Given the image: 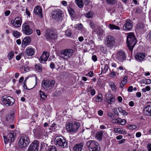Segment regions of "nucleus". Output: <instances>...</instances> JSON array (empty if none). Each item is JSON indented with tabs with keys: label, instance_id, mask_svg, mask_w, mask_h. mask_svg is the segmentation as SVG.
<instances>
[{
	"label": "nucleus",
	"instance_id": "f257e3e1",
	"mask_svg": "<svg viewBox=\"0 0 151 151\" xmlns=\"http://www.w3.org/2000/svg\"><path fill=\"white\" fill-rule=\"evenodd\" d=\"M137 40L134 34L132 32L127 33V44L129 49L132 51L133 48L137 43Z\"/></svg>",
	"mask_w": 151,
	"mask_h": 151
},
{
	"label": "nucleus",
	"instance_id": "f03ea898",
	"mask_svg": "<svg viewBox=\"0 0 151 151\" xmlns=\"http://www.w3.org/2000/svg\"><path fill=\"white\" fill-rule=\"evenodd\" d=\"M80 126L78 123L76 121H71L66 124V129L69 132H75L78 130Z\"/></svg>",
	"mask_w": 151,
	"mask_h": 151
},
{
	"label": "nucleus",
	"instance_id": "7ed1b4c3",
	"mask_svg": "<svg viewBox=\"0 0 151 151\" xmlns=\"http://www.w3.org/2000/svg\"><path fill=\"white\" fill-rule=\"evenodd\" d=\"M30 142L29 137L28 135H23L19 137L18 145L21 148L26 147Z\"/></svg>",
	"mask_w": 151,
	"mask_h": 151
},
{
	"label": "nucleus",
	"instance_id": "20e7f679",
	"mask_svg": "<svg viewBox=\"0 0 151 151\" xmlns=\"http://www.w3.org/2000/svg\"><path fill=\"white\" fill-rule=\"evenodd\" d=\"M86 145L90 151H99V145L96 141L91 140L87 141Z\"/></svg>",
	"mask_w": 151,
	"mask_h": 151
},
{
	"label": "nucleus",
	"instance_id": "39448f33",
	"mask_svg": "<svg viewBox=\"0 0 151 151\" xmlns=\"http://www.w3.org/2000/svg\"><path fill=\"white\" fill-rule=\"evenodd\" d=\"M55 83L54 80L46 79L42 81V85L45 90H49L51 89Z\"/></svg>",
	"mask_w": 151,
	"mask_h": 151
},
{
	"label": "nucleus",
	"instance_id": "423d86ee",
	"mask_svg": "<svg viewBox=\"0 0 151 151\" xmlns=\"http://www.w3.org/2000/svg\"><path fill=\"white\" fill-rule=\"evenodd\" d=\"M55 144L62 148H65L68 146V142L62 136L56 137L55 139Z\"/></svg>",
	"mask_w": 151,
	"mask_h": 151
},
{
	"label": "nucleus",
	"instance_id": "0eeeda50",
	"mask_svg": "<svg viewBox=\"0 0 151 151\" xmlns=\"http://www.w3.org/2000/svg\"><path fill=\"white\" fill-rule=\"evenodd\" d=\"M73 53V50L72 49H65L61 51L60 57L63 60H67L72 56Z\"/></svg>",
	"mask_w": 151,
	"mask_h": 151
},
{
	"label": "nucleus",
	"instance_id": "6e6552de",
	"mask_svg": "<svg viewBox=\"0 0 151 151\" xmlns=\"http://www.w3.org/2000/svg\"><path fill=\"white\" fill-rule=\"evenodd\" d=\"M105 43L109 48H112L116 45L115 39L113 36L109 35L106 37Z\"/></svg>",
	"mask_w": 151,
	"mask_h": 151
},
{
	"label": "nucleus",
	"instance_id": "1a4fd4ad",
	"mask_svg": "<svg viewBox=\"0 0 151 151\" xmlns=\"http://www.w3.org/2000/svg\"><path fill=\"white\" fill-rule=\"evenodd\" d=\"M1 99L3 104L6 106L12 105L14 102V99L13 98L9 96H4Z\"/></svg>",
	"mask_w": 151,
	"mask_h": 151
},
{
	"label": "nucleus",
	"instance_id": "9d476101",
	"mask_svg": "<svg viewBox=\"0 0 151 151\" xmlns=\"http://www.w3.org/2000/svg\"><path fill=\"white\" fill-rule=\"evenodd\" d=\"M15 133L13 131H10L8 133L7 136H4V142L5 144H7L8 142H13L15 139Z\"/></svg>",
	"mask_w": 151,
	"mask_h": 151
},
{
	"label": "nucleus",
	"instance_id": "9b49d317",
	"mask_svg": "<svg viewBox=\"0 0 151 151\" xmlns=\"http://www.w3.org/2000/svg\"><path fill=\"white\" fill-rule=\"evenodd\" d=\"M45 37L47 40L51 41L52 40L56 39L57 37V35L53 31L47 29L45 33Z\"/></svg>",
	"mask_w": 151,
	"mask_h": 151
},
{
	"label": "nucleus",
	"instance_id": "f8f14e48",
	"mask_svg": "<svg viewBox=\"0 0 151 151\" xmlns=\"http://www.w3.org/2000/svg\"><path fill=\"white\" fill-rule=\"evenodd\" d=\"M39 144L38 141L34 140L29 146L27 151H38Z\"/></svg>",
	"mask_w": 151,
	"mask_h": 151
},
{
	"label": "nucleus",
	"instance_id": "ddd939ff",
	"mask_svg": "<svg viewBox=\"0 0 151 151\" xmlns=\"http://www.w3.org/2000/svg\"><path fill=\"white\" fill-rule=\"evenodd\" d=\"M22 31L26 35H29L33 32V30L27 23H24L22 25Z\"/></svg>",
	"mask_w": 151,
	"mask_h": 151
},
{
	"label": "nucleus",
	"instance_id": "4468645a",
	"mask_svg": "<svg viewBox=\"0 0 151 151\" xmlns=\"http://www.w3.org/2000/svg\"><path fill=\"white\" fill-rule=\"evenodd\" d=\"M22 22V19L19 17H16L14 19H12L11 21V24L13 26L16 28L20 27Z\"/></svg>",
	"mask_w": 151,
	"mask_h": 151
},
{
	"label": "nucleus",
	"instance_id": "2eb2a0df",
	"mask_svg": "<svg viewBox=\"0 0 151 151\" xmlns=\"http://www.w3.org/2000/svg\"><path fill=\"white\" fill-rule=\"evenodd\" d=\"M115 58L118 61L122 62L126 60V56L125 53L124 51L120 50L117 52Z\"/></svg>",
	"mask_w": 151,
	"mask_h": 151
},
{
	"label": "nucleus",
	"instance_id": "dca6fc26",
	"mask_svg": "<svg viewBox=\"0 0 151 151\" xmlns=\"http://www.w3.org/2000/svg\"><path fill=\"white\" fill-rule=\"evenodd\" d=\"M62 14L61 11L58 9L53 11L51 13L52 18L55 20L60 19L62 17Z\"/></svg>",
	"mask_w": 151,
	"mask_h": 151
},
{
	"label": "nucleus",
	"instance_id": "f3484780",
	"mask_svg": "<svg viewBox=\"0 0 151 151\" xmlns=\"http://www.w3.org/2000/svg\"><path fill=\"white\" fill-rule=\"evenodd\" d=\"M50 56L48 53L44 52L39 59V60L40 63H45L48 59Z\"/></svg>",
	"mask_w": 151,
	"mask_h": 151
},
{
	"label": "nucleus",
	"instance_id": "a211bd4d",
	"mask_svg": "<svg viewBox=\"0 0 151 151\" xmlns=\"http://www.w3.org/2000/svg\"><path fill=\"white\" fill-rule=\"evenodd\" d=\"M31 39L29 36L26 37L22 41V47H25L31 42Z\"/></svg>",
	"mask_w": 151,
	"mask_h": 151
},
{
	"label": "nucleus",
	"instance_id": "6ab92c4d",
	"mask_svg": "<svg viewBox=\"0 0 151 151\" xmlns=\"http://www.w3.org/2000/svg\"><path fill=\"white\" fill-rule=\"evenodd\" d=\"M25 53L27 56H32L35 54V50L32 48L28 47L26 49Z\"/></svg>",
	"mask_w": 151,
	"mask_h": 151
},
{
	"label": "nucleus",
	"instance_id": "aec40b11",
	"mask_svg": "<svg viewBox=\"0 0 151 151\" xmlns=\"http://www.w3.org/2000/svg\"><path fill=\"white\" fill-rule=\"evenodd\" d=\"M34 12L36 15L39 16L41 18L42 17V10L41 7L40 6H36L34 8Z\"/></svg>",
	"mask_w": 151,
	"mask_h": 151
},
{
	"label": "nucleus",
	"instance_id": "412c9836",
	"mask_svg": "<svg viewBox=\"0 0 151 151\" xmlns=\"http://www.w3.org/2000/svg\"><path fill=\"white\" fill-rule=\"evenodd\" d=\"M132 27V24L130 20H128L124 24L123 27L124 29L128 30L131 29Z\"/></svg>",
	"mask_w": 151,
	"mask_h": 151
},
{
	"label": "nucleus",
	"instance_id": "4be33fe9",
	"mask_svg": "<svg viewBox=\"0 0 151 151\" xmlns=\"http://www.w3.org/2000/svg\"><path fill=\"white\" fill-rule=\"evenodd\" d=\"M84 145L83 142H81L80 143L76 144L73 147L74 151H81L82 150Z\"/></svg>",
	"mask_w": 151,
	"mask_h": 151
},
{
	"label": "nucleus",
	"instance_id": "5701e85b",
	"mask_svg": "<svg viewBox=\"0 0 151 151\" xmlns=\"http://www.w3.org/2000/svg\"><path fill=\"white\" fill-rule=\"evenodd\" d=\"M145 57V54L143 53H137L135 55V58L136 60L139 61L143 60Z\"/></svg>",
	"mask_w": 151,
	"mask_h": 151
},
{
	"label": "nucleus",
	"instance_id": "b1692460",
	"mask_svg": "<svg viewBox=\"0 0 151 151\" xmlns=\"http://www.w3.org/2000/svg\"><path fill=\"white\" fill-rule=\"evenodd\" d=\"M144 112L147 116H151V105H148L145 107L144 109Z\"/></svg>",
	"mask_w": 151,
	"mask_h": 151
},
{
	"label": "nucleus",
	"instance_id": "393cba45",
	"mask_svg": "<svg viewBox=\"0 0 151 151\" xmlns=\"http://www.w3.org/2000/svg\"><path fill=\"white\" fill-rule=\"evenodd\" d=\"M109 85L112 90L115 92L117 90V87L115 84L112 81H110L109 83Z\"/></svg>",
	"mask_w": 151,
	"mask_h": 151
},
{
	"label": "nucleus",
	"instance_id": "a878e982",
	"mask_svg": "<svg viewBox=\"0 0 151 151\" xmlns=\"http://www.w3.org/2000/svg\"><path fill=\"white\" fill-rule=\"evenodd\" d=\"M107 101L109 104H111L114 103L115 99L112 96H111L108 97Z\"/></svg>",
	"mask_w": 151,
	"mask_h": 151
},
{
	"label": "nucleus",
	"instance_id": "bb28decb",
	"mask_svg": "<svg viewBox=\"0 0 151 151\" xmlns=\"http://www.w3.org/2000/svg\"><path fill=\"white\" fill-rule=\"evenodd\" d=\"M75 2L77 6L80 8H82L83 6L82 0H75Z\"/></svg>",
	"mask_w": 151,
	"mask_h": 151
},
{
	"label": "nucleus",
	"instance_id": "cd10ccee",
	"mask_svg": "<svg viewBox=\"0 0 151 151\" xmlns=\"http://www.w3.org/2000/svg\"><path fill=\"white\" fill-rule=\"evenodd\" d=\"M93 14H94L92 11H90L85 14V16L88 18H92L93 17Z\"/></svg>",
	"mask_w": 151,
	"mask_h": 151
},
{
	"label": "nucleus",
	"instance_id": "c85d7f7f",
	"mask_svg": "<svg viewBox=\"0 0 151 151\" xmlns=\"http://www.w3.org/2000/svg\"><path fill=\"white\" fill-rule=\"evenodd\" d=\"M35 68L39 72H41L42 70V65L39 63L35 65Z\"/></svg>",
	"mask_w": 151,
	"mask_h": 151
},
{
	"label": "nucleus",
	"instance_id": "c756f323",
	"mask_svg": "<svg viewBox=\"0 0 151 151\" xmlns=\"http://www.w3.org/2000/svg\"><path fill=\"white\" fill-rule=\"evenodd\" d=\"M103 134V132L101 131L98 132L96 134V138L97 139L99 140H101L102 139V137Z\"/></svg>",
	"mask_w": 151,
	"mask_h": 151
},
{
	"label": "nucleus",
	"instance_id": "7c9ffc66",
	"mask_svg": "<svg viewBox=\"0 0 151 151\" xmlns=\"http://www.w3.org/2000/svg\"><path fill=\"white\" fill-rule=\"evenodd\" d=\"M14 52L12 51H10L8 54L7 58L8 60H11L14 57Z\"/></svg>",
	"mask_w": 151,
	"mask_h": 151
},
{
	"label": "nucleus",
	"instance_id": "2f4dec72",
	"mask_svg": "<svg viewBox=\"0 0 151 151\" xmlns=\"http://www.w3.org/2000/svg\"><path fill=\"white\" fill-rule=\"evenodd\" d=\"M39 94L40 97L42 99V100H44L45 99L47 96V95L45 94L43 91L41 90L39 91Z\"/></svg>",
	"mask_w": 151,
	"mask_h": 151
},
{
	"label": "nucleus",
	"instance_id": "473e14b6",
	"mask_svg": "<svg viewBox=\"0 0 151 151\" xmlns=\"http://www.w3.org/2000/svg\"><path fill=\"white\" fill-rule=\"evenodd\" d=\"M96 32L97 34L98 35H101L103 34L104 31L101 28L98 27L96 29Z\"/></svg>",
	"mask_w": 151,
	"mask_h": 151
},
{
	"label": "nucleus",
	"instance_id": "72a5a7b5",
	"mask_svg": "<svg viewBox=\"0 0 151 151\" xmlns=\"http://www.w3.org/2000/svg\"><path fill=\"white\" fill-rule=\"evenodd\" d=\"M47 151H57V148L55 146H50L47 147Z\"/></svg>",
	"mask_w": 151,
	"mask_h": 151
},
{
	"label": "nucleus",
	"instance_id": "f704fd0d",
	"mask_svg": "<svg viewBox=\"0 0 151 151\" xmlns=\"http://www.w3.org/2000/svg\"><path fill=\"white\" fill-rule=\"evenodd\" d=\"M12 33L13 36L17 38H19L20 36V32L16 30L13 31Z\"/></svg>",
	"mask_w": 151,
	"mask_h": 151
},
{
	"label": "nucleus",
	"instance_id": "c9c22d12",
	"mask_svg": "<svg viewBox=\"0 0 151 151\" xmlns=\"http://www.w3.org/2000/svg\"><path fill=\"white\" fill-rule=\"evenodd\" d=\"M14 115L13 114H9L7 115L6 117L7 121H11L12 120L13 118Z\"/></svg>",
	"mask_w": 151,
	"mask_h": 151
},
{
	"label": "nucleus",
	"instance_id": "e433bc0d",
	"mask_svg": "<svg viewBox=\"0 0 151 151\" xmlns=\"http://www.w3.org/2000/svg\"><path fill=\"white\" fill-rule=\"evenodd\" d=\"M109 27L112 30L114 29L119 30L120 29V28L119 26H116L113 24H109Z\"/></svg>",
	"mask_w": 151,
	"mask_h": 151
},
{
	"label": "nucleus",
	"instance_id": "4c0bfd02",
	"mask_svg": "<svg viewBox=\"0 0 151 151\" xmlns=\"http://www.w3.org/2000/svg\"><path fill=\"white\" fill-rule=\"evenodd\" d=\"M106 3L110 5L114 4L117 1V0H106Z\"/></svg>",
	"mask_w": 151,
	"mask_h": 151
},
{
	"label": "nucleus",
	"instance_id": "58836bf2",
	"mask_svg": "<svg viewBox=\"0 0 151 151\" xmlns=\"http://www.w3.org/2000/svg\"><path fill=\"white\" fill-rule=\"evenodd\" d=\"M72 35V32L71 30L69 29H68L66 30L65 32V36L67 37H70Z\"/></svg>",
	"mask_w": 151,
	"mask_h": 151
},
{
	"label": "nucleus",
	"instance_id": "ea45409f",
	"mask_svg": "<svg viewBox=\"0 0 151 151\" xmlns=\"http://www.w3.org/2000/svg\"><path fill=\"white\" fill-rule=\"evenodd\" d=\"M109 68V66L108 65H105L104 66V69H103L102 68V70H101V72L103 73H105L108 70V69Z\"/></svg>",
	"mask_w": 151,
	"mask_h": 151
},
{
	"label": "nucleus",
	"instance_id": "a19ab883",
	"mask_svg": "<svg viewBox=\"0 0 151 151\" xmlns=\"http://www.w3.org/2000/svg\"><path fill=\"white\" fill-rule=\"evenodd\" d=\"M127 127L130 130H134L137 128V126L134 125H129Z\"/></svg>",
	"mask_w": 151,
	"mask_h": 151
},
{
	"label": "nucleus",
	"instance_id": "79ce46f5",
	"mask_svg": "<svg viewBox=\"0 0 151 151\" xmlns=\"http://www.w3.org/2000/svg\"><path fill=\"white\" fill-rule=\"evenodd\" d=\"M120 120H121V118H118L116 119H113L112 120V122L113 123L119 124V123Z\"/></svg>",
	"mask_w": 151,
	"mask_h": 151
},
{
	"label": "nucleus",
	"instance_id": "37998d69",
	"mask_svg": "<svg viewBox=\"0 0 151 151\" xmlns=\"http://www.w3.org/2000/svg\"><path fill=\"white\" fill-rule=\"evenodd\" d=\"M112 111L115 115H116L117 116H119V114L118 112V108H114L113 109Z\"/></svg>",
	"mask_w": 151,
	"mask_h": 151
},
{
	"label": "nucleus",
	"instance_id": "c03bdc74",
	"mask_svg": "<svg viewBox=\"0 0 151 151\" xmlns=\"http://www.w3.org/2000/svg\"><path fill=\"white\" fill-rule=\"evenodd\" d=\"M68 11L69 13L71 16H73L74 14V12L72 8H69L68 9Z\"/></svg>",
	"mask_w": 151,
	"mask_h": 151
},
{
	"label": "nucleus",
	"instance_id": "a18cd8bd",
	"mask_svg": "<svg viewBox=\"0 0 151 151\" xmlns=\"http://www.w3.org/2000/svg\"><path fill=\"white\" fill-rule=\"evenodd\" d=\"M102 100V98L101 96H97L96 99V101L97 102H99L101 101Z\"/></svg>",
	"mask_w": 151,
	"mask_h": 151
},
{
	"label": "nucleus",
	"instance_id": "49530a36",
	"mask_svg": "<svg viewBox=\"0 0 151 151\" xmlns=\"http://www.w3.org/2000/svg\"><path fill=\"white\" fill-rule=\"evenodd\" d=\"M119 134H126V132L125 130L123 129H120L119 128Z\"/></svg>",
	"mask_w": 151,
	"mask_h": 151
},
{
	"label": "nucleus",
	"instance_id": "de8ad7c7",
	"mask_svg": "<svg viewBox=\"0 0 151 151\" xmlns=\"http://www.w3.org/2000/svg\"><path fill=\"white\" fill-rule=\"evenodd\" d=\"M88 91L90 93L92 96H94L95 95L96 91L95 90L93 89H89Z\"/></svg>",
	"mask_w": 151,
	"mask_h": 151
},
{
	"label": "nucleus",
	"instance_id": "09e8293b",
	"mask_svg": "<svg viewBox=\"0 0 151 151\" xmlns=\"http://www.w3.org/2000/svg\"><path fill=\"white\" fill-rule=\"evenodd\" d=\"M119 121L120 122L119 123V124L122 125H124L125 124L126 122V120L125 119H122L121 118V120H120Z\"/></svg>",
	"mask_w": 151,
	"mask_h": 151
},
{
	"label": "nucleus",
	"instance_id": "8fccbe9b",
	"mask_svg": "<svg viewBox=\"0 0 151 151\" xmlns=\"http://www.w3.org/2000/svg\"><path fill=\"white\" fill-rule=\"evenodd\" d=\"M146 38L149 41H151V31L147 35Z\"/></svg>",
	"mask_w": 151,
	"mask_h": 151
},
{
	"label": "nucleus",
	"instance_id": "3c124183",
	"mask_svg": "<svg viewBox=\"0 0 151 151\" xmlns=\"http://www.w3.org/2000/svg\"><path fill=\"white\" fill-rule=\"evenodd\" d=\"M83 26L81 24H79L76 25V28L78 29H82Z\"/></svg>",
	"mask_w": 151,
	"mask_h": 151
},
{
	"label": "nucleus",
	"instance_id": "603ef678",
	"mask_svg": "<svg viewBox=\"0 0 151 151\" xmlns=\"http://www.w3.org/2000/svg\"><path fill=\"white\" fill-rule=\"evenodd\" d=\"M114 69H113L112 72L110 73L111 76L112 78H114L116 75V72L114 71Z\"/></svg>",
	"mask_w": 151,
	"mask_h": 151
},
{
	"label": "nucleus",
	"instance_id": "864d4df0",
	"mask_svg": "<svg viewBox=\"0 0 151 151\" xmlns=\"http://www.w3.org/2000/svg\"><path fill=\"white\" fill-rule=\"evenodd\" d=\"M119 128H114L113 129V132H114L117 133H119Z\"/></svg>",
	"mask_w": 151,
	"mask_h": 151
},
{
	"label": "nucleus",
	"instance_id": "5fc2aeb1",
	"mask_svg": "<svg viewBox=\"0 0 151 151\" xmlns=\"http://www.w3.org/2000/svg\"><path fill=\"white\" fill-rule=\"evenodd\" d=\"M127 76H125L123 80L121 81V82L126 84L127 83Z\"/></svg>",
	"mask_w": 151,
	"mask_h": 151
},
{
	"label": "nucleus",
	"instance_id": "6e6d98bb",
	"mask_svg": "<svg viewBox=\"0 0 151 151\" xmlns=\"http://www.w3.org/2000/svg\"><path fill=\"white\" fill-rule=\"evenodd\" d=\"M50 67L52 69H54L55 68V65L52 62L50 64Z\"/></svg>",
	"mask_w": 151,
	"mask_h": 151
},
{
	"label": "nucleus",
	"instance_id": "4d7b16f0",
	"mask_svg": "<svg viewBox=\"0 0 151 151\" xmlns=\"http://www.w3.org/2000/svg\"><path fill=\"white\" fill-rule=\"evenodd\" d=\"M92 60L94 61H96L97 60V58L96 55H94L92 56Z\"/></svg>",
	"mask_w": 151,
	"mask_h": 151
},
{
	"label": "nucleus",
	"instance_id": "13d9d810",
	"mask_svg": "<svg viewBox=\"0 0 151 151\" xmlns=\"http://www.w3.org/2000/svg\"><path fill=\"white\" fill-rule=\"evenodd\" d=\"M27 79V78L26 79L24 80V83H23V84H24L23 87L24 88H25L26 89H27V86L26 85V83Z\"/></svg>",
	"mask_w": 151,
	"mask_h": 151
},
{
	"label": "nucleus",
	"instance_id": "bf43d9fd",
	"mask_svg": "<svg viewBox=\"0 0 151 151\" xmlns=\"http://www.w3.org/2000/svg\"><path fill=\"white\" fill-rule=\"evenodd\" d=\"M147 148L148 151H151V144H148L147 145Z\"/></svg>",
	"mask_w": 151,
	"mask_h": 151
},
{
	"label": "nucleus",
	"instance_id": "052dcab7",
	"mask_svg": "<svg viewBox=\"0 0 151 151\" xmlns=\"http://www.w3.org/2000/svg\"><path fill=\"white\" fill-rule=\"evenodd\" d=\"M26 14L29 16L30 17V12L28 10V9L27 8L26 9Z\"/></svg>",
	"mask_w": 151,
	"mask_h": 151
},
{
	"label": "nucleus",
	"instance_id": "680f3d73",
	"mask_svg": "<svg viewBox=\"0 0 151 151\" xmlns=\"http://www.w3.org/2000/svg\"><path fill=\"white\" fill-rule=\"evenodd\" d=\"M93 72L90 71L87 74V76L90 77H91L93 76Z\"/></svg>",
	"mask_w": 151,
	"mask_h": 151
},
{
	"label": "nucleus",
	"instance_id": "e2e57ef3",
	"mask_svg": "<svg viewBox=\"0 0 151 151\" xmlns=\"http://www.w3.org/2000/svg\"><path fill=\"white\" fill-rule=\"evenodd\" d=\"M144 83H151V80L149 79H147L145 80Z\"/></svg>",
	"mask_w": 151,
	"mask_h": 151
},
{
	"label": "nucleus",
	"instance_id": "0e129e2a",
	"mask_svg": "<svg viewBox=\"0 0 151 151\" xmlns=\"http://www.w3.org/2000/svg\"><path fill=\"white\" fill-rule=\"evenodd\" d=\"M10 12L9 10H7L4 12L6 16H8L10 14Z\"/></svg>",
	"mask_w": 151,
	"mask_h": 151
},
{
	"label": "nucleus",
	"instance_id": "69168bd1",
	"mask_svg": "<svg viewBox=\"0 0 151 151\" xmlns=\"http://www.w3.org/2000/svg\"><path fill=\"white\" fill-rule=\"evenodd\" d=\"M111 65L112 67L114 68H116L117 67L116 64L115 63H112L111 64Z\"/></svg>",
	"mask_w": 151,
	"mask_h": 151
},
{
	"label": "nucleus",
	"instance_id": "338daca9",
	"mask_svg": "<svg viewBox=\"0 0 151 151\" xmlns=\"http://www.w3.org/2000/svg\"><path fill=\"white\" fill-rule=\"evenodd\" d=\"M98 114L100 116H102L103 114V111L101 110H99L98 111Z\"/></svg>",
	"mask_w": 151,
	"mask_h": 151
},
{
	"label": "nucleus",
	"instance_id": "774afa93",
	"mask_svg": "<svg viewBox=\"0 0 151 151\" xmlns=\"http://www.w3.org/2000/svg\"><path fill=\"white\" fill-rule=\"evenodd\" d=\"M141 135V134L140 132H137L136 134V136L137 137H139Z\"/></svg>",
	"mask_w": 151,
	"mask_h": 151
}]
</instances>
